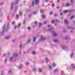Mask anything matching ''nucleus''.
<instances>
[{"mask_svg": "<svg viewBox=\"0 0 75 75\" xmlns=\"http://www.w3.org/2000/svg\"><path fill=\"white\" fill-rule=\"evenodd\" d=\"M9 24V23H8L7 24V26H6V24L4 25L3 27V31L1 32V34H3L4 31H7L10 28Z\"/></svg>", "mask_w": 75, "mask_h": 75, "instance_id": "f257e3e1", "label": "nucleus"}, {"mask_svg": "<svg viewBox=\"0 0 75 75\" xmlns=\"http://www.w3.org/2000/svg\"><path fill=\"white\" fill-rule=\"evenodd\" d=\"M52 31V33L53 34L52 35L53 37H55V36H57V34L55 33V31L54 30H53V28H49L48 30V31Z\"/></svg>", "mask_w": 75, "mask_h": 75, "instance_id": "f03ea898", "label": "nucleus"}, {"mask_svg": "<svg viewBox=\"0 0 75 75\" xmlns=\"http://www.w3.org/2000/svg\"><path fill=\"white\" fill-rule=\"evenodd\" d=\"M17 56H18V55L16 53H15L13 54V56L12 57H11L10 59V60L11 61H12V59H13V58H15V57H17Z\"/></svg>", "mask_w": 75, "mask_h": 75, "instance_id": "7ed1b4c3", "label": "nucleus"}, {"mask_svg": "<svg viewBox=\"0 0 75 75\" xmlns=\"http://www.w3.org/2000/svg\"><path fill=\"white\" fill-rule=\"evenodd\" d=\"M17 8H18V6H16L15 8V11L12 14V17H14V16L15 15V13L16 12V11L17 10Z\"/></svg>", "mask_w": 75, "mask_h": 75, "instance_id": "20e7f679", "label": "nucleus"}, {"mask_svg": "<svg viewBox=\"0 0 75 75\" xmlns=\"http://www.w3.org/2000/svg\"><path fill=\"white\" fill-rule=\"evenodd\" d=\"M75 66H74V64H71V66L70 67V68L71 69H73L74 68H75Z\"/></svg>", "mask_w": 75, "mask_h": 75, "instance_id": "39448f33", "label": "nucleus"}, {"mask_svg": "<svg viewBox=\"0 0 75 75\" xmlns=\"http://www.w3.org/2000/svg\"><path fill=\"white\" fill-rule=\"evenodd\" d=\"M34 3L36 4H38L39 3V0H35Z\"/></svg>", "mask_w": 75, "mask_h": 75, "instance_id": "423d86ee", "label": "nucleus"}, {"mask_svg": "<svg viewBox=\"0 0 75 75\" xmlns=\"http://www.w3.org/2000/svg\"><path fill=\"white\" fill-rule=\"evenodd\" d=\"M14 4V2H12L11 4V10L13 9V4Z\"/></svg>", "mask_w": 75, "mask_h": 75, "instance_id": "0eeeda50", "label": "nucleus"}, {"mask_svg": "<svg viewBox=\"0 0 75 75\" xmlns=\"http://www.w3.org/2000/svg\"><path fill=\"white\" fill-rule=\"evenodd\" d=\"M23 67V65L22 64H21L18 67V68L19 69H21L22 68V67Z\"/></svg>", "mask_w": 75, "mask_h": 75, "instance_id": "6e6552de", "label": "nucleus"}, {"mask_svg": "<svg viewBox=\"0 0 75 75\" xmlns=\"http://www.w3.org/2000/svg\"><path fill=\"white\" fill-rule=\"evenodd\" d=\"M10 38V36H8L5 37V39L6 40H8L9 39V38Z\"/></svg>", "mask_w": 75, "mask_h": 75, "instance_id": "1a4fd4ad", "label": "nucleus"}, {"mask_svg": "<svg viewBox=\"0 0 75 75\" xmlns=\"http://www.w3.org/2000/svg\"><path fill=\"white\" fill-rule=\"evenodd\" d=\"M64 23L65 24H68V22L67 21V19H65V20L64 21Z\"/></svg>", "mask_w": 75, "mask_h": 75, "instance_id": "9d476101", "label": "nucleus"}, {"mask_svg": "<svg viewBox=\"0 0 75 75\" xmlns=\"http://www.w3.org/2000/svg\"><path fill=\"white\" fill-rule=\"evenodd\" d=\"M45 59H46V61L47 63H48V62L49 61V59L48 58H47V57H45Z\"/></svg>", "mask_w": 75, "mask_h": 75, "instance_id": "9b49d317", "label": "nucleus"}, {"mask_svg": "<svg viewBox=\"0 0 75 75\" xmlns=\"http://www.w3.org/2000/svg\"><path fill=\"white\" fill-rule=\"evenodd\" d=\"M62 48L63 49V50H64L65 48V45H62Z\"/></svg>", "mask_w": 75, "mask_h": 75, "instance_id": "f8f14e48", "label": "nucleus"}, {"mask_svg": "<svg viewBox=\"0 0 75 75\" xmlns=\"http://www.w3.org/2000/svg\"><path fill=\"white\" fill-rule=\"evenodd\" d=\"M70 6V4L68 3H67L66 4V7H68V6Z\"/></svg>", "mask_w": 75, "mask_h": 75, "instance_id": "ddd939ff", "label": "nucleus"}, {"mask_svg": "<svg viewBox=\"0 0 75 75\" xmlns=\"http://www.w3.org/2000/svg\"><path fill=\"white\" fill-rule=\"evenodd\" d=\"M19 1V0H16V1H15L16 4H18V3Z\"/></svg>", "mask_w": 75, "mask_h": 75, "instance_id": "4468645a", "label": "nucleus"}, {"mask_svg": "<svg viewBox=\"0 0 75 75\" xmlns=\"http://www.w3.org/2000/svg\"><path fill=\"white\" fill-rule=\"evenodd\" d=\"M45 40V38L41 39L39 40V41H44Z\"/></svg>", "mask_w": 75, "mask_h": 75, "instance_id": "2eb2a0df", "label": "nucleus"}, {"mask_svg": "<svg viewBox=\"0 0 75 75\" xmlns=\"http://www.w3.org/2000/svg\"><path fill=\"white\" fill-rule=\"evenodd\" d=\"M73 56H74V53L72 52L70 55V57L71 58H72Z\"/></svg>", "mask_w": 75, "mask_h": 75, "instance_id": "dca6fc26", "label": "nucleus"}, {"mask_svg": "<svg viewBox=\"0 0 75 75\" xmlns=\"http://www.w3.org/2000/svg\"><path fill=\"white\" fill-rule=\"evenodd\" d=\"M29 11H30V10H29L28 9H26L25 11L27 13H28V12H29Z\"/></svg>", "mask_w": 75, "mask_h": 75, "instance_id": "f3484780", "label": "nucleus"}, {"mask_svg": "<svg viewBox=\"0 0 75 75\" xmlns=\"http://www.w3.org/2000/svg\"><path fill=\"white\" fill-rule=\"evenodd\" d=\"M74 11V10H69V12L70 13H73Z\"/></svg>", "mask_w": 75, "mask_h": 75, "instance_id": "a211bd4d", "label": "nucleus"}, {"mask_svg": "<svg viewBox=\"0 0 75 75\" xmlns=\"http://www.w3.org/2000/svg\"><path fill=\"white\" fill-rule=\"evenodd\" d=\"M67 28H71V29H74L73 28L71 27V26H67Z\"/></svg>", "mask_w": 75, "mask_h": 75, "instance_id": "6ab92c4d", "label": "nucleus"}, {"mask_svg": "<svg viewBox=\"0 0 75 75\" xmlns=\"http://www.w3.org/2000/svg\"><path fill=\"white\" fill-rule=\"evenodd\" d=\"M68 11H69V10H65L63 11L64 13H67Z\"/></svg>", "mask_w": 75, "mask_h": 75, "instance_id": "aec40b11", "label": "nucleus"}, {"mask_svg": "<svg viewBox=\"0 0 75 75\" xmlns=\"http://www.w3.org/2000/svg\"><path fill=\"white\" fill-rule=\"evenodd\" d=\"M21 25V24H20V23H19L18 24V26H17V28H19Z\"/></svg>", "mask_w": 75, "mask_h": 75, "instance_id": "412c9836", "label": "nucleus"}, {"mask_svg": "<svg viewBox=\"0 0 75 75\" xmlns=\"http://www.w3.org/2000/svg\"><path fill=\"white\" fill-rule=\"evenodd\" d=\"M61 75H65V74L64 73L63 71H62V72L61 73Z\"/></svg>", "mask_w": 75, "mask_h": 75, "instance_id": "4be33fe9", "label": "nucleus"}, {"mask_svg": "<svg viewBox=\"0 0 75 75\" xmlns=\"http://www.w3.org/2000/svg\"><path fill=\"white\" fill-rule=\"evenodd\" d=\"M44 11H45V10H44V11H43L42 10V9H41L40 10V12L42 13H44Z\"/></svg>", "mask_w": 75, "mask_h": 75, "instance_id": "5701e85b", "label": "nucleus"}, {"mask_svg": "<svg viewBox=\"0 0 75 75\" xmlns=\"http://www.w3.org/2000/svg\"><path fill=\"white\" fill-rule=\"evenodd\" d=\"M19 18V17L18 15H17L16 16V19H17V20Z\"/></svg>", "mask_w": 75, "mask_h": 75, "instance_id": "b1692460", "label": "nucleus"}, {"mask_svg": "<svg viewBox=\"0 0 75 75\" xmlns=\"http://www.w3.org/2000/svg\"><path fill=\"white\" fill-rule=\"evenodd\" d=\"M19 14L20 16H22V13H21V11L19 12Z\"/></svg>", "mask_w": 75, "mask_h": 75, "instance_id": "393cba45", "label": "nucleus"}, {"mask_svg": "<svg viewBox=\"0 0 75 75\" xmlns=\"http://www.w3.org/2000/svg\"><path fill=\"white\" fill-rule=\"evenodd\" d=\"M39 27L40 28V27H41V22H40L39 23Z\"/></svg>", "mask_w": 75, "mask_h": 75, "instance_id": "a878e982", "label": "nucleus"}, {"mask_svg": "<svg viewBox=\"0 0 75 75\" xmlns=\"http://www.w3.org/2000/svg\"><path fill=\"white\" fill-rule=\"evenodd\" d=\"M56 65V64L54 63L52 64V66H53V67H55Z\"/></svg>", "mask_w": 75, "mask_h": 75, "instance_id": "bb28decb", "label": "nucleus"}, {"mask_svg": "<svg viewBox=\"0 0 75 75\" xmlns=\"http://www.w3.org/2000/svg\"><path fill=\"white\" fill-rule=\"evenodd\" d=\"M7 59H5L4 61V62L5 63H6L7 62Z\"/></svg>", "mask_w": 75, "mask_h": 75, "instance_id": "cd10ccee", "label": "nucleus"}, {"mask_svg": "<svg viewBox=\"0 0 75 75\" xmlns=\"http://www.w3.org/2000/svg\"><path fill=\"white\" fill-rule=\"evenodd\" d=\"M36 38H37L36 37L34 38H33V42H35V39H36Z\"/></svg>", "mask_w": 75, "mask_h": 75, "instance_id": "c85d7f7f", "label": "nucleus"}, {"mask_svg": "<svg viewBox=\"0 0 75 75\" xmlns=\"http://www.w3.org/2000/svg\"><path fill=\"white\" fill-rule=\"evenodd\" d=\"M37 21H35V26H37Z\"/></svg>", "mask_w": 75, "mask_h": 75, "instance_id": "c756f323", "label": "nucleus"}, {"mask_svg": "<svg viewBox=\"0 0 75 75\" xmlns=\"http://www.w3.org/2000/svg\"><path fill=\"white\" fill-rule=\"evenodd\" d=\"M75 18V16H72V17L70 18V19H72V18Z\"/></svg>", "mask_w": 75, "mask_h": 75, "instance_id": "7c9ffc66", "label": "nucleus"}, {"mask_svg": "<svg viewBox=\"0 0 75 75\" xmlns=\"http://www.w3.org/2000/svg\"><path fill=\"white\" fill-rule=\"evenodd\" d=\"M42 18H45V16L43 15H42Z\"/></svg>", "mask_w": 75, "mask_h": 75, "instance_id": "2f4dec72", "label": "nucleus"}, {"mask_svg": "<svg viewBox=\"0 0 75 75\" xmlns=\"http://www.w3.org/2000/svg\"><path fill=\"white\" fill-rule=\"evenodd\" d=\"M31 41V39H30L28 40L27 42V43H29V42H30Z\"/></svg>", "mask_w": 75, "mask_h": 75, "instance_id": "473e14b6", "label": "nucleus"}, {"mask_svg": "<svg viewBox=\"0 0 75 75\" xmlns=\"http://www.w3.org/2000/svg\"><path fill=\"white\" fill-rule=\"evenodd\" d=\"M49 67H50V69H52V67H51V66L50 65H49Z\"/></svg>", "mask_w": 75, "mask_h": 75, "instance_id": "72a5a7b5", "label": "nucleus"}, {"mask_svg": "<svg viewBox=\"0 0 75 75\" xmlns=\"http://www.w3.org/2000/svg\"><path fill=\"white\" fill-rule=\"evenodd\" d=\"M69 38V37H66L64 38V39H65V40H67Z\"/></svg>", "mask_w": 75, "mask_h": 75, "instance_id": "f704fd0d", "label": "nucleus"}, {"mask_svg": "<svg viewBox=\"0 0 75 75\" xmlns=\"http://www.w3.org/2000/svg\"><path fill=\"white\" fill-rule=\"evenodd\" d=\"M54 42H57V40L56 39H54Z\"/></svg>", "mask_w": 75, "mask_h": 75, "instance_id": "c9c22d12", "label": "nucleus"}, {"mask_svg": "<svg viewBox=\"0 0 75 75\" xmlns=\"http://www.w3.org/2000/svg\"><path fill=\"white\" fill-rule=\"evenodd\" d=\"M32 54L33 55H34L35 54V52H32Z\"/></svg>", "mask_w": 75, "mask_h": 75, "instance_id": "e433bc0d", "label": "nucleus"}, {"mask_svg": "<svg viewBox=\"0 0 75 75\" xmlns=\"http://www.w3.org/2000/svg\"><path fill=\"white\" fill-rule=\"evenodd\" d=\"M42 71V70H41V69H39V71L40 72H41Z\"/></svg>", "mask_w": 75, "mask_h": 75, "instance_id": "4c0bfd02", "label": "nucleus"}, {"mask_svg": "<svg viewBox=\"0 0 75 75\" xmlns=\"http://www.w3.org/2000/svg\"><path fill=\"white\" fill-rule=\"evenodd\" d=\"M36 70V69H35V68H34L33 69V71H35V70Z\"/></svg>", "mask_w": 75, "mask_h": 75, "instance_id": "58836bf2", "label": "nucleus"}, {"mask_svg": "<svg viewBox=\"0 0 75 75\" xmlns=\"http://www.w3.org/2000/svg\"><path fill=\"white\" fill-rule=\"evenodd\" d=\"M57 71V69H55L54 70V72H56Z\"/></svg>", "mask_w": 75, "mask_h": 75, "instance_id": "ea45409f", "label": "nucleus"}, {"mask_svg": "<svg viewBox=\"0 0 75 75\" xmlns=\"http://www.w3.org/2000/svg\"><path fill=\"white\" fill-rule=\"evenodd\" d=\"M47 23V21H45V22H43V24H45Z\"/></svg>", "mask_w": 75, "mask_h": 75, "instance_id": "a19ab883", "label": "nucleus"}, {"mask_svg": "<svg viewBox=\"0 0 75 75\" xmlns=\"http://www.w3.org/2000/svg\"><path fill=\"white\" fill-rule=\"evenodd\" d=\"M34 1H32V6H34Z\"/></svg>", "mask_w": 75, "mask_h": 75, "instance_id": "79ce46f5", "label": "nucleus"}, {"mask_svg": "<svg viewBox=\"0 0 75 75\" xmlns=\"http://www.w3.org/2000/svg\"><path fill=\"white\" fill-rule=\"evenodd\" d=\"M4 73V71L3 70L2 71L1 75H3V73Z\"/></svg>", "mask_w": 75, "mask_h": 75, "instance_id": "37998d69", "label": "nucleus"}, {"mask_svg": "<svg viewBox=\"0 0 75 75\" xmlns=\"http://www.w3.org/2000/svg\"><path fill=\"white\" fill-rule=\"evenodd\" d=\"M54 17H57L58 16V15L56 14H55L54 15Z\"/></svg>", "mask_w": 75, "mask_h": 75, "instance_id": "c03bdc74", "label": "nucleus"}, {"mask_svg": "<svg viewBox=\"0 0 75 75\" xmlns=\"http://www.w3.org/2000/svg\"><path fill=\"white\" fill-rule=\"evenodd\" d=\"M70 1H71V3H73L74 0H71Z\"/></svg>", "mask_w": 75, "mask_h": 75, "instance_id": "a18cd8bd", "label": "nucleus"}, {"mask_svg": "<svg viewBox=\"0 0 75 75\" xmlns=\"http://www.w3.org/2000/svg\"><path fill=\"white\" fill-rule=\"evenodd\" d=\"M52 7H54V4H52Z\"/></svg>", "mask_w": 75, "mask_h": 75, "instance_id": "49530a36", "label": "nucleus"}, {"mask_svg": "<svg viewBox=\"0 0 75 75\" xmlns=\"http://www.w3.org/2000/svg\"><path fill=\"white\" fill-rule=\"evenodd\" d=\"M16 28H17V26H15L14 27V28L15 29H16Z\"/></svg>", "mask_w": 75, "mask_h": 75, "instance_id": "de8ad7c7", "label": "nucleus"}, {"mask_svg": "<svg viewBox=\"0 0 75 75\" xmlns=\"http://www.w3.org/2000/svg\"><path fill=\"white\" fill-rule=\"evenodd\" d=\"M11 70H9V71H8V73L9 74H10V73H11Z\"/></svg>", "mask_w": 75, "mask_h": 75, "instance_id": "09e8293b", "label": "nucleus"}, {"mask_svg": "<svg viewBox=\"0 0 75 75\" xmlns=\"http://www.w3.org/2000/svg\"><path fill=\"white\" fill-rule=\"evenodd\" d=\"M52 23L53 24H54V21H52Z\"/></svg>", "mask_w": 75, "mask_h": 75, "instance_id": "8fccbe9b", "label": "nucleus"}, {"mask_svg": "<svg viewBox=\"0 0 75 75\" xmlns=\"http://www.w3.org/2000/svg\"><path fill=\"white\" fill-rule=\"evenodd\" d=\"M26 65H28V64H29V63H28V62H26Z\"/></svg>", "mask_w": 75, "mask_h": 75, "instance_id": "3c124183", "label": "nucleus"}, {"mask_svg": "<svg viewBox=\"0 0 75 75\" xmlns=\"http://www.w3.org/2000/svg\"><path fill=\"white\" fill-rule=\"evenodd\" d=\"M3 4V3L0 4V6H2Z\"/></svg>", "mask_w": 75, "mask_h": 75, "instance_id": "603ef678", "label": "nucleus"}, {"mask_svg": "<svg viewBox=\"0 0 75 75\" xmlns=\"http://www.w3.org/2000/svg\"><path fill=\"white\" fill-rule=\"evenodd\" d=\"M25 20H24L23 22V24H25Z\"/></svg>", "mask_w": 75, "mask_h": 75, "instance_id": "864d4df0", "label": "nucleus"}, {"mask_svg": "<svg viewBox=\"0 0 75 75\" xmlns=\"http://www.w3.org/2000/svg\"><path fill=\"white\" fill-rule=\"evenodd\" d=\"M36 13H37V12H34L33 13V14H36Z\"/></svg>", "mask_w": 75, "mask_h": 75, "instance_id": "5fc2aeb1", "label": "nucleus"}, {"mask_svg": "<svg viewBox=\"0 0 75 75\" xmlns=\"http://www.w3.org/2000/svg\"><path fill=\"white\" fill-rule=\"evenodd\" d=\"M56 22H59V21H58V20H56Z\"/></svg>", "mask_w": 75, "mask_h": 75, "instance_id": "6e6d98bb", "label": "nucleus"}, {"mask_svg": "<svg viewBox=\"0 0 75 75\" xmlns=\"http://www.w3.org/2000/svg\"><path fill=\"white\" fill-rule=\"evenodd\" d=\"M22 46V44H21L20 45V47L21 48V46Z\"/></svg>", "mask_w": 75, "mask_h": 75, "instance_id": "4d7b16f0", "label": "nucleus"}, {"mask_svg": "<svg viewBox=\"0 0 75 75\" xmlns=\"http://www.w3.org/2000/svg\"><path fill=\"white\" fill-rule=\"evenodd\" d=\"M28 29L29 30H30V27H28Z\"/></svg>", "mask_w": 75, "mask_h": 75, "instance_id": "13d9d810", "label": "nucleus"}, {"mask_svg": "<svg viewBox=\"0 0 75 75\" xmlns=\"http://www.w3.org/2000/svg\"><path fill=\"white\" fill-rule=\"evenodd\" d=\"M52 14V12H51L50 13V15H51Z\"/></svg>", "mask_w": 75, "mask_h": 75, "instance_id": "bf43d9fd", "label": "nucleus"}, {"mask_svg": "<svg viewBox=\"0 0 75 75\" xmlns=\"http://www.w3.org/2000/svg\"><path fill=\"white\" fill-rule=\"evenodd\" d=\"M30 16H31V15L29 14L28 16V17H30Z\"/></svg>", "mask_w": 75, "mask_h": 75, "instance_id": "052dcab7", "label": "nucleus"}, {"mask_svg": "<svg viewBox=\"0 0 75 75\" xmlns=\"http://www.w3.org/2000/svg\"><path fill=\"white\" fill-rule=\"evenodd\" d=\"M57 8L59 9V6H57Z\"/></svg>", "mask_w": 75, "mask_h": 75, "instance_id": "680f3d73", "label": "nucleus"}, {"mask_svg": "<svg viewBox=\"0 0 75 75\" xmlns=\"http://www.w3.org/2000/svg\"><path fill=\"white\" fill-rule=\"evenodd\" d=\"M62 14L63 13H61V14H60V16H62Z\"/></svg>", "mask_w": 75, "mask_h": 75, "instance_id": "e2e57ef3", "label": "nucleus"}, {"mask_svg": "<svg viewBox=\"0 0 75 75\" xmlns=\"http://www.w3.org/2000/svg\"><path fill=\"white\" fill-rule=\"evenodd\" d=\"M63 32H65V31H66V30H63Z\"/></svg>", "mask_w": 75, "mask_h": 75, "instance_id": "0e129e2a", "label": "nucleus"}, {"mask_svg": "<svg viewBox=\"0 0 75 75\" xmlns=\"http://www.w3.org/2000/svg\"><path fill=\"white\" fill-rule=\"evenodd\" d=\"M14 24V22H13L12 23V24Z\"/></svg>", "mask_w": 75, "mask_h": 75, "instance_id": "69168bd1", "label": "nucleus"}, {"mask_svg": "<svg viewBox=\"0 0 75 75\" xmlns=\"http://www.w3.org/2000/svg\"><path fill=\"white\" fill-rule=\"evenodd\" d=\"M49 1V0H46V2H47V1Z\"/></svg>", "mask_w": 75, "mask_h": 75, "instance_id": "338daca9", "label": "nucleus"}, {"mask_svg": "<svg viewBox=\"0 0 75 75\" xmlns=\"http://www.w3.org/2000/svg\"><path fill=\"white\" fill-rule=\"evenodd\" d=\"M60 0H57V2H59V1H60Z\"/></svg>", "mask_w": 75, "mask_h": 75, "instance_id": "774afa93", "label": "nucleus"}]
</instances>
